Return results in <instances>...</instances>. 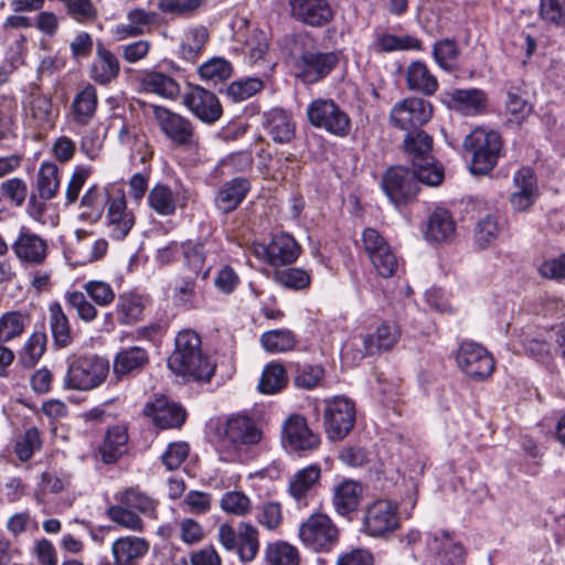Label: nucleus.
I'll return each instance as SVG.
<instances>
[{
	"label": "nucleus",
	"mask_w": 565,
	"mask_h": 565,
	"mask_svg": "<svg viewBox=\"0 0 565 565\" xmlns=\"http://www.w3.org/2000/svg\"><path fill=\"white\" fill-rule=\"evenodd\" d=\"M515 191L510 196L513 210H527L537 196V184L534 172L530 168H521L513 177Z\"/></svg>",
	"instance_id": "obj_26"
},
{
	"label": "nucleus",
	"mask_w": 565,
	"mask_h": 565,
	"mask_svg": "<svg viewBox=\"0 0 565 565\" xmlns=\"http://www.w3.org/2000/svg\"><path fill=\"white\" fill-rule=\"evenodd\" d=\"M49 324L53 344L57 349H64L72 344L73 334L70 319L57 301H53L49 306Z\"/></svg>",
	"instance_id": "obj_32"
},
{
	"label": "nucleus",
	"mask_w": 565,
	"mask_h": 565,
	"mask_svg": "<svg viewBox=\"0 0 565 565\" xmlns=\"http://www.w3.org/2000/svg\"><path fill=\"white\" fill-rule=\"evenodd\" d=\"M149 206L159 215L168 216L175 212V196L169 186L154 185L148 194Z\"/></svg>",
	"instance_id": "obj_47"
},
{
	"label": "nucleus",
	"mask_w": 565,
	"mask_h": 565,
	"mask_svg": "<svg viewBox=\"0 0 565 565\" xmlns=\"http://www.w3.org/2000/svg\"><path fill=\"white\" fill-rule=\"evenodd\" d=\"M64 299L68 308L75 310L76 316L82 321L88 323L97 318V308L87 300L84 292L78 290H67L64 294Z\"/></svg>",
	"instance_id": "obj_52"
},
{
	"label": "nucleus",
	"mask_w": 565,
	"mask_h": 565,
	"mask_svg": "<svg viewBox=\"0 0 565 565\" xmlns=\"http://www.w3.org/2000/svg\"><path fill=\"white\" fill-rule=\"evenodd\" d=\"M25 328V319L18 311H10L0 317V343H6L21 335Z\"/></svg>",
	"instance_id": "obj_59"
},
{
	"label": "nucleus",
	"mask_w": 565,
	"mask_h": 565,
	"mask_svg": "<svg viewBox=\"0 0 565 565\" xmlns=\"http://www.w3.org/2000/svg\"><path fill=\"white\" fill-rule=\"evenodd\" d=\"M105 189L98 185L90 186L82 198V206L88 209L90 216L100 217L104 207L109 205V201L113 200Z\"/></svg>",
	"instance_id": "obj_61"
},
{
	"label": "nucleus",
	"mask_w": 565,
	"mask_h": 565,
	"mask_svg": "<svg viewBox=\"0 0 565 565\" xmlns=\"http://www.w3.org/2000/svg\"><path fill=\"white\" fill-rule=\"evenodd\" d=\"M232 65L223 57H212L203 63L198 72L202 79L217 84L232 75Z\"/></svg>",
	"instance_id": "obj_54"
},
{
	"label": "nucleus",
	"mask_w": 565,
	"mask_h": 565,
	"mask_svg": "<svg viewBox=\"0 0 565 565\" xmlns=\"http://www.w3.org/2000/svg\"><path fill=\"white\" fill-rule=\"evenodd\" d=\"M152 113L161 132L174 146L191 147L195 143V128L190 119L163 106H153Z\"/></svg>",
	"instance_id": "obj_11"
},
{
	"label": "nucleus",
	"mask_w": 565,
	"mask_h": 565,
	"mask_svg": "<svg viewBox=\"0 0 565 565\" xmlns=\"http://www.w3.org/2000/svg\"><path fill=\"white\" fill-rule=\"evenodd\" d=\"M90 78L99 85L114 82L120 72L119 58L102 43L97 44L96 57L90 65Z\"/></svg>",
	"instance_id": "obj_27"
},
{
	"label": "nucleus",
	"mask_w": 565,
	"mask_h": 565,
	"mask_svg": "<svg viewBox=\"0 0 565 565\" xmlns=\"http://www.w3.org/2000/svg\"><path fill=\"white\" fill-rule=\"evenodd\" d=\"M11 248L22 265L30 266L43 265L50 253L47 241L26 227L20 228Z\"/></svg>",
	"instance_id": "obj_17"
},
{
	"label": "nucleus",
	"mask_w": 565,
	"mask_h": 565,
	"mask_svg": "<svg viewBox=\"0 0 565 565\" xmlns=\"http://www.w3.org/2000/svg\"><path fill=\"white\" fill-rule=\"evenodd\" d=\"M145 415L152 418L156 426L162 429L180 427L185 420V412L164 396L154 398L146 404Z\"/></svg>",
	"instance_id": "obj_23"
},
{
	"label": "nucleus",
	"mask_w": 565,
	"mask_h": 565,
	"mask_svg": "<svg viewBox=\"0 0 565 565\" xmlns=\"http://www.w3.org/2000/svg\"><path fill=\"white\" fill-rule=\"evenodd\" d=\"M47 337L45 332H33L28 339L20 361L26 369L33 367L42 358L46 349Z\"/></svg>",
	"instance_id": "obj_53"
},
{
	"label": "nucleus",
	"mask_w": 565,
	"mask_h": 565,
	"mask_svg": "<svg viewBox=\"0 0 565 565\" xmlns=\"http://www.w3.org/2000/svg\"><path fill=\"white\" fill-rule=\"evenodd\" d=\"M263 87L264 83L260 78L247 77L231 83L227 86L225 94L233 102L237 103L250 98L260 92Z\"/></svg>",
	"instance_id": "obj_55"
},
{
	"label": "nucleus",
	"mask_w": 565,
	"mask_h": 565,
	"mask_svg": "<svg viewBox=\"0 0 565 565\" xmlns=\"http://www.w3.org/2000/svg\"><path fill=\"white\" fill-rule=\"evenodd\" d=\"M401 337L399 328L396 323L385 322L380 324L374 332L363 338L364 351L356 350L345 345L342 351L343 360L352 362L361 361L365 355H374L391 350Z\"/></svg>",
	"instance_id": "obj_13"
},
{
	"label": "nucleus",
	"mask_w": 565,
	"mask_h": 565,
	"mask_svg": "<svg viewBox=\"0 0 565 565\" xmlns=\"http://www.w3.org/2000/svg\"><path fill=\"white\" fill-rule=\"evenodd\" d=\"M60 186L58 168L55 163L43 162L36 178V190L42 200L55 198Z\"/></svg>",
	"instance_id": "obj_44"
},
{
	"label": "nucleus",
	"mask_w": 565,
	"mask_h": 565,
	"mask_svg": "<svg viewBox=\"0 0 565 565\" xmlns=\"http://www.w3.org/2000/svg\"><path fill=\"white\" fill-rule=\"evenodd\" d=\"M427 565H465L467 551L448 531L437 530L426 536Z\"/></svg>",
	"instance_id": "obj_8"
},
{
	"label": "nucleus",
	"mask_w": 565,
	"mask_h": 565,
	"mask_svg": "<svg viewBox=\"0 0 565 565\" xmlns=\"http://www.w3.org/2000/svg\"><path fill=\"white\" fill-rule=\"evenodd\" d=\"M26 118L35 128H51L57 113L53 109L49 97L40 94H32L25 108Z\"/></svg>",
	"instance_id": "obj_35"
},
{
	"label": "nucleus",
	"mask_w": 565,
	"mask_h": 565,
	"mask_svg": "<svg viewBox=\"0 0 565 565\" xmlns=\"http://www.w3.org/2000/svg\"><path fill=\"white\" fill-rule=\"evenodd\" d=\"M412 171L416 175V182L427 185H438L444 179V170L441 167L435 164L431 159L423 161H414Z\"/></svg>",
	"instance_id": "obj_60"
},
{
	"label": "nucleus",
	"mask_w": 565,
	"mask_h": 565,
	"mask_svg": "<svg viewBox=\"0 0 565 565\" xmlns=\"http://www.w3.org/2000/svg\"><path fill=\"white\" fill-rule=\"evenodd\" d=\"M309 122L316 128L338 136L345 137L351 130L349 115L332 99L318 98L309 104L307 108Z\"/></svg>",
	"instance_id": "obj_6"
},
{
	"label": "nucleus",
	"mask_w": 565,
	"mask_h": 565,
	"mask_svg": "<svg viewBox=\"0 0 565 565\" xmlns=\"http://www.w3.org/2000/svg\"><path fill=\"white\" fill-rule=\"evenodd\" d=\"M216 246L212 239L186 241L182 243L184 266L195 278L205 279L215 262Z\"/></svg>",
	"instance_id": "obj_18"
},
{
	"label": "nucleus",
	"mask_w": 565,
	"mask_h": 565,
	"mask_svg": "<svg viewBox=\"0 0 565 565\" xmlns=\"http://www.w3.org/2000/svg\"><path fill=\"white\" fill-rule=\"evenodd\" d=\"M463 147L472 154L471 172L473 174H487L497 164L502 141L497 131H486L477 128L465 138Z\"/></svg>",
	"instance_id": "obj_4"
},
{
	"label": "nucleus",
	"mask_w": 565,
	"mask_h": 565,
	"mask_svg": "<svg viewBox=\"0 0 565 565\" xmlns=\"http://www.w3.org/2000/svg\"><path fill=\"white\" fill-rule=\"evenodd\" d=\"M459 50L456 42L448 39L436 42L433 47L435 61L446 71L454 70Z\"/></svg>",
	"instance_id": "obj_63"
},
{
	"label": "nucleus",
	"mask_w": 565,
	"mask_h": 565,
	"mask_svg": "<svg viewBox=\"0 0 565 565\" xmlns=\"http://www.w3.org/2000/svg\"><path fill=\"white\" fill-rule=\"evenodd\" d=\"M141 86L146 92L154 93L164 98H174L179 95V83L169 75L160 72H149L141 79Z\"/></svg>",
	"instance_id": "obj_41"
},
{
	"label": "nucleus",
	"mask_w": 565,
	"mask_h": 565,
	"mask_svg": "<svg viewBox=\"0 0 565 565\" xmlns=\"http://www.w3.org/2000/svg\"><path fill=\"white\" fill-rule=\"evenodd\" d=\"M340 53L307 50L296 62V76L305 84H315L327 77L339 64Z\"/></svg>",
	"instance_id": "obj_10"
},
{
	"label": "nucleus",
	"mask_w": 565,
	"mask_h": 565,
	"mask_svg": "<svg viewBox=\"0 0 565 565\" xmlns=\"http://www.w3.org/2000/svg\"><path fill=\"white\" fill-rule=\"evenodd\" d=\"M456 360L461 371L475 380H482L494 370L492 355L483 347L472 341H465L460 344Z\"/></svg>",
	"instance_id": "obj_16"
},
{
	"label": "nucleus",
	"mask_w": 565,
	"mask_h": 565,
	"mask_svg": "<svg viewBox=\"0 0 565 565\" xmlns=\"http://www.w3.org/2000/svg\"><path fill=\"white\" fill-rule=\"evenodd\" d=\"M301 543L317 553L330 552L339 542L340 532L333 521L323 513H313L299 526Z\"/></svg>",
	"instance_id": "obj_5"
},
{
	"label": "nucleus",
	"mask_w": 565,
	"mask_h": 565,
	"mask_svg": "<svg viewBox=\"0 0 565 565\" xmlns=\"http://www.w3.org/2000/svg\"><path fill=\"white\" fill-rule=\"evenodd\" d=\"M376 43L383 52L420 49V41L411 35L397 36L393 34H381L377 36Z\"/></svg>",
	"instance_id": "obj_62"
},
{
	"label": "nucleus",
	"mask_w": 565,
	"mask_h": 565,
	"mask_svg": "<svg viewBox=\"0 0 565 565\" xmlns=\"http://www.w3.org/2000/svg\"><path fill=\"white\" fill-rule=\"evenodd\" d=\"M263 125L275 142L287 143L295 137V124L284 109L273 108L265 113Z\"/></svg>",
	"instance_id": "obj_29"
},
{
	"label": "nucleus",
	"mask_w": 565,
	"mask_h": 565,
	"mask_svg": "<svg viewBox=\"0 0 565 565\" xmlns=\"http://www.w3.org/2000/svg\"><path fill=\"white\" fill-rule=\"evenodd\" d=\"M97 107V93L94 86L87 85L76 94L72 103L74 120L87 125L94 117Z\"/></svg>",
	"instance_id": "obj_40"
},
{
	"label": "nucleus",
	"mask_w": 565,
	"mask_h": 565,
	"mask_svg": "<svg viewBox=\"0 0 565 565\" xmlns=\"http://www.w3.org/2000/svg\"><path fill=\"white\" fill-rule=\"evenodd\" d=\"M363 532L372 537H387L399 527L398 507L388 499L370 503L363 514Z\"/></svg>",
	"instance_id": "obj_7"
},
{
	"label": "nucleus",
	"mask_w": 565,
	"mask_h": 565,
	"mask_svg": "<svg viewBox=\"0 0 565 565\" xmlns=\"http://www.w3.org/2000/svg\"><path fill=\"white\" fill-rule=\"evenodd\" d=\"M149 551V542L139 536H122L111 545L115 565H135Z\"/></svg>",
	"instance_id": "obj_28"
},
{
	"label": "nucleus",
	"mask_w": 565,
	"mask_h": 565,
	"mask_svg": "<svg viewBox=\"0 0 565 565\" xmlns=\"http://www.w3.org/2000/svg\"><path fill=\"white\" fill-rule=\"evenodd\" d=\"M265 557L269 565H299L297 548L284 541L269 543L265 550Z\"/></svg>",
	"instance_id": "obj_46"
},
{
	"label": "nucleus",
	"mask_w": 565,
	"mask_h": 565,
	"mask_svg": "<svg viewBox=\"0 0 565 565\" xmlns=\"http://www.w3.org/2000/svg\"><path fill=\"white\" fill-rule=\"evenodd\" d=\"M209 39L207 30L204 26H196L184 33L180 44V54L182 58L194 62L202 53Z\"/></svg>",
	"instance_id": "obj_42"
},
{
	"label": "nucleus",
	"mask_w": 565,
	"mask_h": 565,
	"mask_svg": "<svg viewBox=\"0 0 565 565\" xmlns=\"http://www.w3.org/2000/svg\"><path fill=\"white\" fill-rule=\"evenodd\" d=\"M149 361L148 353L140 347H131L120 350L113 364L115 376L120 380L141 370Z\"/></svg>",
	"instance_id": "obj_34"
},
{
	"label": "nucleus",
	"mask_w": 565,
	"mask_h": 565,
	"mask_svg": "<svg viewBox=\"0 0 565 565\" xmlns=\"http://www.w3.org/2000/svg\"><path fill=\"white\" fill-rule=\"evenodd\" d=\"M326 433L331 440H342L354 427V403L342 396L326 401Z\"/></svg>",
	"instance_id": "obj_12"
},
{
	"label": "nucleus",
	"mask_w": 565,
	"mask_h": 565,
	"mask_svg": "<svg viewBox=\"0 0 565 565\" xmlns=\"http://www.w3.org/2000/svg\"><path fill=\"white\" fill-rule=\"evenodd\" d=\"M135 225V215L127 209V201L121 193L109 201L106 213L108 236L115 241L124 239Z\"/></svg>",
	"instance_id": "obj_22"
},
{
	"label": "nucleus",
	"mask_w": 565,
	"mask_h": 565,
	"mask_svg": "<svg viewBox=\"0 0 565 565\" xmlns=\"http://www.w3.org/2000/svg\"><path fill=\"white\" fill-rule=\"evenodd\" d=\"M128 433L124 426H113L107 430L105 441L100 448L102 459L105 463L116 462L127 450Z\"/></svg>",
	"instance_id": "obj_37"
},
{
	"label": "nucleus",
	"mask_w": 565,
	"mask_h": 565,
	"mask_svg": "<svg viewBox=\"0 0 565 565\" xmlns=\"http://www.w3.org/2000/svg\"><path fill=\"white\" fill-rule=\"evenodd\" d=\"M106 515L109 520L121 527L134 532L143 531V522L141 518L121 503L110 505L106 511Z\"/></svg>",
	"instance_id": "obj_56"
},
{
	"label": "nucleus",
	"mask_w": 565,
	"mask_h": 565,
	"mask_svg": "<svg viewBox=\"0 0 565 565\" xmlns=\"http://www.w3.org/2000/svg\"><path fill=\"white\" fill-rule=\"evenodd\" d=\"M321 469L318 465H310L298 470L289 480L288 493L298 504L307 505V498L318 484Z\"/></svg>",
	"instance_id": "obj_31"
},
{
	"label": "nucleus",
	"mask_w": 565,
	"mask_h": 565,
	"mask_svg": "<svg viewBox=\"0 0 565 565\" xmlns=\"http://www.w3.org/2000/svg\"><path fill=\"white\" fill-rule=\"evenodd\" d=\"M274 279L285 288L300 290L310 285V275L302 268L289 267L274 273Z\"/></svg>",
	"instance_id": "obj_57"
},
{
	"label": "nucleus",
	"mask_w": 565,
	"mask_h": 565,
	"mask_svg": "<svg viewBox=\"0 0 565 565\" xmlns=\"http://www.w3.org/2000/svg\"><path fill=\"white\" fill-rule=\"evenodd\" d=\"M64 299L68 308L75 310L76 316L82 321L88 323L97 318V308L87 300L84 292L78 290H67L64 294Z\"/></svg>",
	"instance_id": "obj_51"
},
{
	"label": "nucleus",
	"mask_w": 565,
	"mask_h": 565,
	"mask_svg": "<svg viewBox=\"0 0 565 565\" xmlns=\"http://www.w3.org/2000/svg\"><path fill=\"white\" fill-rule=\"evenodd\" d=\"M116 310L118 321L121 324H131L139 321L143 311L141 297L135 294L119 295Z\"/></svg>",
	"instance_id": "obj_45"
},
{
	"label": "nucleus",
	"mask_w": 565,
	"mask_h": 565,
	"mask_svg": "<svg viewBox=\"0 0 565 565\" xmlns=\"http://www.w3.org/2000/svg\"><path fill=\"white\" fill-rule=\"evenodd\" d=\"M109 373V362L96 354L72 356L67 360V370L63 386L73 391H90L98 387Z\"/></svg>",
	"instance_id": "obj_3"
},
{
	"label": "nucleus",
	"mask_w": 565,
	"mask_h": 565,
	"mask_svg": "<svg viewBox=\"0 0 565 565\" xmlns=\"http://www.w3.org/2000/svg\"><path fill=\"white\" fill-rule=\"evenodd\" d=\"M263 253L270 266H282L296 262L300 246L291 235L281 233L275 235L270 243L263 247Z\"/></svg>",
	"instance_id": "obj_25"
},
{
	"label": "nucleus",
	"mask_w": 565,
	"mask_h": 565,
	"mask_svg": "<svg viewBox=\"0 0 565 565\" xmlns=\"http://www.w3.org/2000/svg\"><path fill=\"white\" fill-rule=\"evenodd\" d=\"M381 186L396 206L407 204L418 192L416 175L402 166L387 169L382 177Z\"/></svg>",
	"instance_id": "obj_14"
},
{
	"label": "nucleus",
	"mask_w": 565,
	"mask_h": 565,
	"mask_svg": "<svg viewBox=\"0 0 565 565\" xmlns=\"http://www.w3.org/2000/svg\"><path fill=\"white\" fill-rule=\"evenodd\" d=\"M218 541L227 551H234L244 563L255 559L259 550L258 530L250 523H241L238 532L223 523L217 529Z\"/></svg>",
	"instance_id": "obj_9"
},
{
	"label": "nucleus",
	"mask_w": 565,
	"mask_h": 565,
	"mask_svg": "<svg viewBox=\"0 0 565 565\" xmlns=\"http://www.w3.org/2000/svg\"><path fill=\"white\" fill-rule=\"evenodd\" d=\"M263 439L259 424L246 414L231 415L220 434L217 451L223 461L241 462Z\"/></svg>",
	"instance_id": "obj_1"
},
{
	"label": "nucleus",
	"mask_w": 565,
	"mask_h": 565,
	"mask_svg": "<svg viewBox=\"0 0 565 565\" xmlns=\"http://www.w3.org/2000/svg\"><path fill=\"white\" fill-rule=\"evenodd\" d=\"M250 189L245 178H234L225 182L215 196V205L222 213H230L237 209Z\"/></svg>",
	"instance_id": "obj_30"
},
{
	"label": "nucleus",
	"mask_w": 565,
	"mask_h": 565,
	"mask_svg": "<svg viewBox=\"0 0 565 565\" xmlns=\"http://www.w3.org/2000/svg\"><path fill=\"white\" fill-rule=\"evenodd\" d=\"M294 19L309 26H323L333 18L328 0H288Z\"/></svg>",
	"instance_id": "obj_21"
},
{
	"label": "nucleus",
	"mask_w": 565,
	"mask_h": 565,
	"mask_svg": "<svg viewBox=\"0 0 565 565\" xmlns=\"http://www.w3.org/2000/svg\"><path fill=\"white\" fill-rule=\"evenodd\" d=\"M433 138L425 131L408 134L404 139L405 151L412 157V162L431 159Z\"/></svg>",
	"instance_id": "obj_49"
},
{
	"label": "nucleus",
	"mask_w": 565,
	"mask_h": 565,
	"mask_svg": "<svg viewBox=\"0 0 565 565\" xmlns=\"http://www.w3.org/2000/svg\"><path fill=\"white\" fill-rule=\"evenodd\" d=\"M455 233V222L448 211L436 209L429 216L426 238L430 242L441 243Z\"/></svg>",
	"instance_id": "obj_39"
},
{
	"label": "nucleus",
	"mask_w": 565,
	"mask_h": 565,
	"mask_svg": "<svg viewBox=\"0 0 565 565\" xmlns=\"http://www.w3.org/2000/svg\"><path fill=\"white\" fill-rule=\"evenodd\" d=\"M85 294L99 307H107L115 300V291L108 282L89 280L83 285Z\"/></svg>",
	"instance_id": "obj_64"
},
{
	"label": "nucleus",
	"mask_w": 565,
	"mask_h": 565,
	"mask_svg": "<svg viewBox=\"0 0 565 565\" xmlns=\"http://www.w3.org/2000/svg\"><path fill=\"white\" fill-rule=\"evenodd\" d=\"M288 382L287 372L280 363H269L263 371L259 380V391L274 394L282 390Z\"/></svg>",
	"instance_id": "obj_48"
},
{
	"label": "nucleus",
	"mask_w": 565,
	"mask_h": 565,
	"mask_svg": "<svg viewBox=\"0 0 565 565\" xmlns=\"http://www.w3.org/2000/svg\"><path fill=\"white\" fill-rule=\"evenodd\" d=\"M281 440L294 451H311L319 447L320 437L313 433L305 417L292 414L282 425Z\"/></svg>",
	"instance_id": "obj_19"
},
{
	"label": "nucleus",
	"mask_w": 565,
	"mask_h": 565,
	"mask_svg": "<svg viewBox=\"0 0 565 565\" xmlns=\"http://www.w3.org/2000/svg\"><path fill=\"white\" fill-rule=\"evenodd\" d=\"M296 343L295 334L288 329L269 330L260 335V344L269 353L291 351Z\"/></svg>",
	"instance_id": "obj_43"
},
{
	"label": "nucleus",
	"mask_w": 565,
	"mask_h": 565,
	"mask_svg": "<svg viewBox=\"0 0 565 565\" xmlns=\"http://www.w3.org/2000/svg\"><path fill=\"white\" fill-rule=\"evenodd\" d=\"M447 106L466 116H475L487 107V95L478 88L452 89L445 94Z\"/></svg>",
	"instance_id": "obj_24"
},
{
	"label": "nucleus",
	"mask_w": 565,
	"mask_h": 565,
	"mask_svg": "<svg viewBox=\"0 0 565 565\" xmlns=\"http://www.w3.org/2000/svg\"><path fill=\"white\" fill-rule=\"evenodd\" d=\"M168 366L177 375L198 382H209L215 371V364L202 353L200 335L191 330L177 334L175 349L168 359Z\"/></svg>",
	"instance_id": "obj_2"
},
{
	"label": "nucleus",
	"mask_w": 565,
	"mask_h": 565,
	"mask_svg": "<svg viewBox=\"0 0 565 565\" xmlns=\"http://www.w3.org/2000/svg\"><path fill=\"white\" fill-rule=\"evenodd\" d=\"M407 88L430 96L438 88L437 78L430 73L426 64L419 61L411 63L406 72Z\"/></svg>",
	"instance_id": "obj_36"
},
{
	"label": "nucleus",
	"mask_w": 565,
	"mask_h": 565,
	"mask_svg": "<svg viewBox=\"0 0 565 565\" xmlns=\"http://www.w3.org/2000/svg\"><path fill=\"white\" fill-rule=\"evenodd\" d=\"M431 115L433 106L429 102L418 97H408L393 106L390 121L401 130H408L425 125Z\"/></svg>",
	"instance_id": "obj_15"
},
{
	"label": "nucleus",
	"mask_w": 565,
	"mask_h": 565,
	"mask_svg": "<svg viewBox=\"0 0 565 565\" xmlns=\"http://www.w3.org/2000/svg\"><path fill=\"white\" fill-rule=\"evenodd\" d=\"M116 500L130 510L135 509L148 518L157 519V501L138 488L131 487L118 492Z\"/></svg>",
	"instance_id": "obj_38"
},
{
	"label": "nucleus",
	"mask_w": 565,
	"mask_h": 565,
	"mask_svg": "<svg viewBox=\"0 0 565 565\" xmlns=\"http://www.w3.org/2000/svg\"><path fill=\"white\" fill-rule=\"evenodd\" d=\"M362 497V486L352 480H345L334 488L332 503L342 516H349L356 511Z\"/></svg>",
	"instance_id": "obj_33"
},
{
	"label": "nucleus",
	"mask_w": 565,
	"mask_h": 565,
	"mask_svg": "<svg viewBox=\"0 0 565 565\" xmlns=\"http://www.w3.org/2000/svg\"><path fill=\"white\" fill-rule=\"evenodd\" d=\"M221 509L236 516H245L252 511L250 499L242 491H227L220 501Z\"/></svg>",
	"instance_id": "obj_58"
},
{
	"label": "nucleus",
	"mask_w": 565,
	"mask_h": 565,
	"mask_svg": "<svg viewBox=\"0 0 565 565\" xmlns=\"http://www.w3.org/2000/svg\"><path fill=\"white\" fill-rule=\"evenodd\" d=\"M64 299L68 308L75 310L76 316L82 321L88 323L97 318V308L87 300L84 292L78 290H67L64 294Z\"/></svg>",
	"instance_id": "obj_50"
},
{
	"label": "nucleus",
	"mask_w": 565,
	"mask_h": 565,
	"mask_svg": "<svg viewBox=\"0 0 565 565\" xmlns=\"http://www.w3.org/2000/svg\"><path fill=\"white\" fill-rule=\"evenodd\" d=\"M183 104L198 119L205 124H214L223 114L216 95L198 85L190 86L183 96Z\"/></svg>",
	"instance_id": "obj_20"
}]
</instances>
